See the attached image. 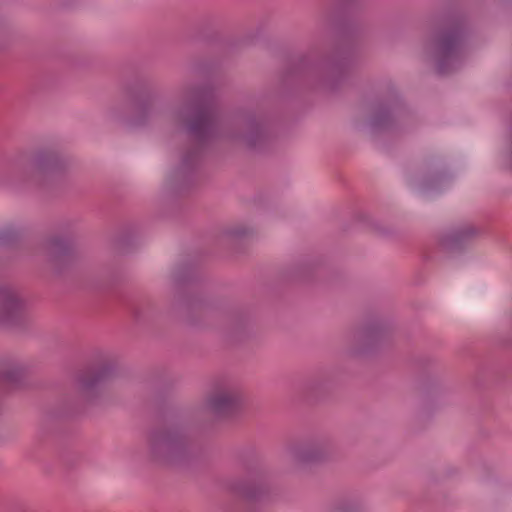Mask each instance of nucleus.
Instances as JSON below:
<instances>
[{
	"label": "nucleus",
	"instance_id": "f257e3e1",
	"mask_svg": "<svg viewBox=\"0 0 512 512\" xmlns=\"http://www.w3.org/2000/svg\"><path fill=\"white\" fill-rule=\"evenodd\" d=\"M150 458L165 465L184 463L191 455V442L187 435L177 429H160L151 432L148 439Z\"/></svg>",
	"mask_w": 512,
	"mask_h": 512
},
{
	"label": "nucleus",
	"instance_id": "f03ea898",
	"mask_svg": "<svg viewBox=\"0 0 512 512\" xmlns=\"http://www.w3.org/2000/svg\"><path fill=\"white\" fill-rule=\"evenodd\" d=\"M242 392L230 381L216 382L207 393L204 406L217 417H227L235 413L241 406Z\"/></svg>",
	"mask_w": 512,
	"mask_h": 512
},
{
	"label": "nucleus",
	"instance_id": "7ed1b4c3",
	"mask_svg": "<svg viewBox=\"0 0 512 512\" xmlns=\"http://www.w3.org/2000/svg\"><path fill=\"white\" fill-rule=\"evenodd\" d=\"M115 368V360L108 358L99 367L84 371L78 378L81 397L87 401L94 400L102 386L114 375Z\"/></svg>",
	"mask_w": 512,
	"mask_h": 512
},
{
	"label": "nucleus",
	"instance_id": "20e7f679",
	"mask_svg": "<svg viewBox=\"0 0 512 512\" xmlns=\"http://www.w3.org/2000/svg\"><path fill=\"white\" fill-rule=\"evenodd\" d=\"M25 301L16 290H0V326L12 328L23 320Z\"/></svg>",
	"mask_w": 512,
	"mask_h": 512
},
{
	"label": "nucleus",
	"instance_id": "39448f33",
	"mask_svg": "<svg viewBox=\"0 0 512 512\" xmlns=\"http://www.w3.org/2000/svg\"><path fill=\"white\" fill-rule=\"evenodd\" d=\"M40 253L57 269L74 258L72 244L61 236H51L40 244Z\"/></svg>",
	"mask_w": 512,
	"mask_h": 512
},
{
	"label": "nucleus",
	"instance_id": "423d86ee",
	"mask_svg": "<svg viewBox=\"0 0 512 512\" xmlns=\"http://www.w3.org/2000/svg\"><path fill=\"white\" fill-rule=\"evenodd\" d=\"M329 454V448L322 442L298 443L289 450L291 461L297 466L321 462Z\"/></svg>",
	"mask_w": 512,
	"mask_h": 512
},
{
	"label": "nucleus",
	"instance_id": "0eeeda50",
	"mask_svg": "<svg viewBox=\"0 0 512 512\" xmlns=\"http://www.w3.org/2000/svg\"><path fill=\"white\" fill-rule=\"evenodd\" d=\"M62 162L53 152H39L33 155L28 162V170L33 181L40 184L42 178L48 174L59 171Z\"/></svg>",
	"mask_w": 512,
	"mask_h": 512
},
{
	"label": "nucleus",
	"instance_id": "6e6552de",
	"mask_svg": "<svg viewBox=\"0 0 512 512\" xmlns=\"http://www.w3.org/2000/svg\"><path fill=\"white\" fill-rule=\"evenodd\" d=\"M218 119L210 108H198L189 122L190 133L198 139L212 137L217 133Z\"/></svg>",
	"mask_w": 512,
	"mask_h": 512
},
{
	"label": "nucleus",
	"instance_id": "1a4fd4ad",
	"mask_svg": "<svg viewBox=\"0 0 512 512\" xmlns=\"http://www.w3.org/2000/svg\"><path fill=\"white\" fill-rule=\"evenodd\" d=\"M480 229L472 224L461 225L440 236V245L446 250H453L468 240L477 237Z\"/></svg>",
	"mask_w": 512,
	"mask_h": 512
},
{
	"label": "nucleus",
	"instance_id": "9d476101",
	"mask_svg": "<svg viewBox=\"0 0 512 512\" xmlns=\"http://www.w3.org/2000/svg\"><path fill=\"white\" fill-rule=\"evenodd\" d=\"M460 35L457 30L441 33L436 40L435 47L439 56L447 58L452 56L459 47Z\"/></svg>",
	"mask_w": 512,
	"mask_h": 512
},
{
	"label": "nucleus",
	"instance_id": "9b49d317",
	"mask_svg": "<svg viewBox=\"0 0 512 512\" xmlns=\"http://www.w3.org/2000/svg\"><path fill=\"white\" fill-rule=\"evenodd\" d=\"M24 369L17 363H3L0 365V384L14 386L20 383L24 377Z\"/></svg>",
	"mask_w": 512,
	"mask_h": 512
},
{
	"label": "nucleus",
	"instance_id": "f8f14e48",
	"mask_svg": "<svg viewBox=\"0 0 512 512\" xmlns=\"http://www.w3.org/2000/svg\"><path fill=\"white\" fill-rule=\"evenodd\" d=\"M238 124L241 127V131L234 136L240 138L249 147L255 146L260 133L254 119L250 117L243 118L239 120Z\"/></svg>",
	"mask_w": 512,
	"mask_h": 512
},
{
	"label": "nucleus",
	"instance_id": "ddd939ff",
	"mask_svg": "<svg viewBox=\"0 0 512 512\" xmlns=\"http://www.w3.org/2000/svg\"><path fill=\"white\" fill-rule=\"evenodd\" d=\"M171 278L177 285H193L197 283V274L186 264L176 265L171 271Z\"/></svg>",
	"mask_w": 512,
	"mask_h": 512
},
{
	"label": "nucleus",
	"instance_id": "4468645a",
	"mask_svg": "<svg viewBox=\"0 0 512 512\" xmlns=\"http://www.w3.org/2000/svg\"><path fill=\"white\" fill-rule=\"evenodd\" d=\"M387 334V329L382 323L371 324L362 331V339L372 344L381 340Z\"/></svg>",
	"mask_w": 512,
	"mask_h": 512
},
{
	"label": "nucleus",
	"instance_id": "2eb2a0df",
	"mask_svg": "<svg viewBox=\"0 0 512 512\" xmlns=\"http://www.w3.org/2000/svg\"><path fill=\"white\" fill-rule=\"evenodd\" d=\"M20 233L12 226L0 229V245L11 246L18 241Z\"/></svg>",
	"mask_w": 512,
	"mask_h": 512
},
{
	"label": "nucleus",
	"instance_id": "dca6fc26",
	"mask_svg": "<svg viewBox=\"0 0 512 512\" xmlns=\"http://www.w3.org/2000/svg\"><path fill=\"white\" fill-rule=\"evenodd\" d=\"M374 124L377 125V126L384 125L385 124V117L382 114H380V113L376 114L375 117H374Z\"/></svg>",
	"mask_w": 512,
	"mask_h": 512
},
{
	"label": "nucleus",
	"instance_id": "f3484780",
	"mask_svg": "<svg viewBox=\"0 0 512 512\" xmlns=\"http://www.w3.org/2000/svg\"><path fill=\"white\" fill-rule=\"evenodd\" d=\"M318 380H313L311 383H310V388L311 389H315L317 388V385H318Z\"/></svg>",
	"mask_w": 512,
	"mask_h": 512
},
{
	"label": "nucleus",
	"instance_id": "a211bd4d",
	"mask_svg": "<svg viewBox=\"0 0 512 512\" xmlns=\"http://www.w3.org/2000/svg\"><path fill=\"white\" fill-rule=\"evenodd\" d=\"M244 494L247 496V497H255L256 496V493L254 492H250V491H245Z\"/></svg>",
	"mask_w": 512,
	"mask_h": 512
},
{
	"label": "nucleus",
	"instance_id": "6ab92c4d",
	"mask_svg": "<svg viewBox=\"0 0 512 512\" xmlns=\"http://www.w3.org/2000/svg\"><path fill=\"white\" fill-rule=\"evenodd\" d=\"M246 233H247L246 230H237V231L234 232V234H236V235H244Z\"/></svg>",
	"mask_w": 512,
	"mask_h": 512
}]
</instances>
